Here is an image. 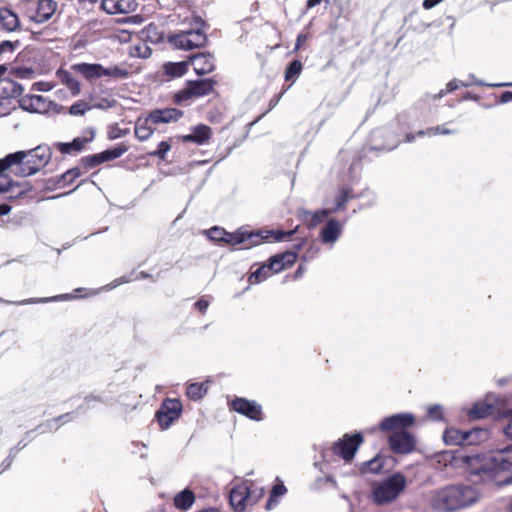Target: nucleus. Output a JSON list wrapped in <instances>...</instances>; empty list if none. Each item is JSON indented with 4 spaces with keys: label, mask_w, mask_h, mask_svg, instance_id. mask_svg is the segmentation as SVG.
<instances>
[{
    "label": "nucleus",
    "mask_w": 512,
    "mask_h": 512,
    "mask_svg": "<svg viewBox=\"0 0 512 512\" xmlns=\"http://www.w3.org/2000/svg\"><path fill=\"white\" fill-rule=\"evenodd\" d=\"M12 109H14V107L11 106V103L9 101H1L0 102V116L1 117L10 114Z\"/></svg>",
    "instance_id": "55"
},
{
    "label": "nucleus",
    "mask_w": 512,
    "mask_h": 512,
    "mask_svg": "<svg viewBox=\"0 0 512 512\" xmlns=\"http://www.w3.org/2000/svg\"><path fill=\"white\" fill-rule=\"evenodd\" d=\"M443 0H424L423 1V8L426 10H430L434 8L436 5L441 3Z\"/></svg>",
    "instance_id": "58"
},
{
    "label": "nucleus",
    "mask_w": 512,
    "mask_h": 512,
    "mask_svg": "<svg viewBox=\"0 0 512 512\" xmlns=\"http://www.w3.org/2000/svg\"><path fill=\"white\" fill-rule=\"evenodd\" d=\"M341 232V224L337 220L331 219L320 232L321 241L324 244H334L340 237Z\"/></svg>",
    "instance_id": "21"
},
{
    "label": "nucleus",
    "mask_w": 512,
    "mask_h": 512,
    "mask_svg": "<svg viewBox=\"0 0 512 512\" xmlns=\"http://www.w3.org/2000/svg\"><path fill=\"white\" fill-rule=\"evenodd\" d=\"M57 9V3L53 0H39L34 14L30 16L36 23H44L51 19Z\"/></svg>",
    "instance_id": "18"
},
{
    "label": "nucleus",
    "mask_w": 512,
    "mask_h": 512,
    "mask_svg": "<svg viewBox=\"0 0 512 512\" xmlns=\"http://www.w3.org/2000/svg\"><path fill=\"white\" fill-rule=\"evenodd\" d=\"M102 9L108 14H128L136 10V0H102Z\"/></svg>",
    "instance_id": "16"
},
{
    "label": "nucleus",
    "mask_w": 512,
    "mask_h": 512,
    "mask_svg": "<svg viewBox=\"0 0 512 512\" xmlns=\"http://www.w3.org/2000/svg\"><path fill=\"white\" fill-rule=\"evenodd\" d=\"M81 163L86 169H91V168H94V167L104 163V159H103V156L101 155V153H98V154L83 157L81 159Z\"/></svg>",
    "instance_id": "45"
},
{
    "label": "nucleus",
    "mask_w": 512,
    "mask_h": 512,
    "mask_svg": "<svg viewBox=\"0 0 512 512\" xmlns=\"http://www.w3.org/2000/svg\"><path fill=\"white\" fill-rule=\"evenodd\" d=\"M182 115L183 112L176 108L155 109L148 114L149 121H152L153 125L176 122Z\"/></svg>",
    "instance_id": "17"
},
{
    "label": "nucleus",
    "mask_w": 512,
    "mask_h": 512,
    "mask_svg": "<svg viewBox=\"0 0 512 512\" xmlns=\"http://www.w3.org/2000/svg\"><path fill=\"white\" fill-rule=\"evenodd\" d=\"M507 423L503 425L502 430L504 434L512 439V409L505 412Z\"/></svg>",
    "instance_id": "49"
},
{
    "label": "nucleus",
    "mask_w": 512,
    "mask_h": 512,
    "mask_svg": "<svg viewBox=\"0 0 512 512\" xmlns=\"http://www.w3.org/2000/svg\"><path fill=\"white\" fill-rule=\"evenodd\" d=\"M211 128L204 124H199L192 128L190 134L184 135L182 140L184 142H193L198 145L206 144L211 138Z\"/></svg>",
    "instance_id": "20"
},
{
    "label": "nucleus",
    "mask_w": 512,
    "mask_h": 512,
    "mask_svg": "<svg viewBox=\"0 0 512 512\" xmlns=\"http://www.w3.org/2000/svg\"><path fill=\"white\" fill-rule=\"evenodd\" d=\"M413 423L414 417L412 414L400 413L384 418L381 421L379 428L385 432H395L404 430V428L412 425Z\"/></svg>",
    "instance_id": "12"
},
{
    "label": "nucleus",
    "mask_w": 512,
    "mask_h": 512,
    "mask_svg": "<svg viewBox=\"0 0 512 512\" xmlns=\"http://www.w3.org/2000/svg\"><path fill=\"white\" fill-rule=\"evenodd\" d=\"M274 272V268L272 267L271 261H269V264H264L260 267H258L249 277V281L252 284L260 283L264 280H266L269 276H271Z\"/></svg>",
    "instance_id": "33"
},
{
    "label": "nucleus",
    "mask_w": 512,
    "mask_h": 512,
    "mask_svg": "<svg viewBox=\"0 0 512 512\" xmlns=\"http://www.w3.org/2000/svg\"><path fill=\"white\" fill-rule=\"evenodd\" d=\"M331 212L332 211L329 209H322L316 212L303 211L301 213V217L309 227H315L321 223Z\"/></svg>",
    "instance_id": "30"
},
{
    "label": "nucleus",
    "mask_w": 512,
    "mask_h": 512,
    "mask_svg": "<svg viewBox=\"0 0 512 512\" xmlns=\"http://www.w3.org/2000/svg\"><path fill=\"white\" fill-rule=\"evenodd\" d=\"M171 149V146L168 142L166 141H161L159 144H158V148L151 152L150 155L151 156H155V157H158L160 159H165L167 153L170 151Z\"/></svg>",
    "instance_id": "47"
},
{
    "label": "nucleus",
    "mask_w": 512,
    "mask_h": 512,
    "mask_svg": "<svg viewBox=\"0 0 512 512\" xmlns=\"http://www.w3.org/2000/svg\"><path fill=\"white\" fill-rule=\"evenodd\" d=\"M93 137H94V134L92 133L90 138H79L78 137L69 143L58 142L55 144V146L62 154H71L73 152H80L84 149L85 145L88 142L92 141Z\"/></svg>",
    "instance_id": "25"
},
{
    "label": "nucleus",
    "mask_w": 512,
    "mask_h": 512,
    "mask_svg": "<svg viewBox=\"0 0 512 512\" xmlns=\"http://www.w3.org/2000/svg\"><path fill=\"white\" fill-rule=\"evenodd\" d=\"M154 132L152 121H149V116L139 118L135 123L134 133L139 141H146Z\"/></svg>",
    "instance_id": "27"
},
{
    "label": "nucleus",
    "mask_w": 512,
    "mask_h": 512,
    "mask_svg": "<svg viewBox=\"0 0 512 512\" xmlns=\"http://www.w3.org/2000/svg\"><path fill=\"white\" fill-rule=\"evenodd\" d=\"M193 25L194 27L190 30L171 35L169 37L170 43L182 50H192L205 46L207 43V36L204 31L205 22L201 17H195Z\"/></svg>",
    "instance_id": "4"
},
{
    "label": "nucleus",
    "mask_w": 512,
    "mask_h": 512,
    "mask_svg": "<svg viewBox=\"0 0 512 512\" xmlns=\"http://www.w3.org/2000/svg\"><path fill=\"white\" fill-rule=\"evenodd\" d=\"M102 77H109L112 79H125L128 77L129 72L126 68L118 65L109 67L102 66Z\"/></svg>",
    "instance_id": "35"
},
{
    "label": "nucleus",
    "mask_w": 512,
    "mask_h": 512,
    "mask_svg": "<svg viewBox=\"0 0 512 512\" xmlns=\"http://www.w3.org/2000/svg\"><path fill=\"white\" fill-rule=\"evenodd\" d=\"M231 407L234 411L251 420L261 421L263 419L262 407L256 401L245 398H235L231 402Z\"/></svg>",
    "instance_id": "10"
},
{
    "label": "nucleus",
    "mask_w": 512,
    "mask_h": 512,
    "mask_svg": "<svg viewBox=\"0 0 512 512\" xmlns=\"http://www.w3.org/2000/svg\"><path fill=\"white\" fill-rule=\"evenodd\" d=\"M295 230L290 231H266V232H249L239 229L234 233H228L223 228L217 226L212 227L207 231V236L212 241H223L231 245H238L246 243L245 248H250L261 244L264 240L274 238L275 241H284L289 239Z\"/></svg>",
    "instance_id": "2"
},
{
    "label": "nucleus",
    "mask_w": 512,
    "mask_h": 512,
    "mask_svg": "<svg viewBox=\"0 0 512 512\" xmlns=\"http://www.w3.org/2000/svg\"><path fill=\"white\" fill-rule=\"evenodd\" d=\"M389 446L395 453L407 454L414 450L415 439L411 434L404 430L395 431L389 437Z\"/></svg>",
    "instance_id": "11"
},
{
    "label": "nucleus",
    "mask_w": 512,
    "mask_h": 512,
    "mask_svg": "<svg viewBox=\"0 0 512 512\" xmlns=\"http://www.w3.org/2000/svg\"><path fill=\"white\" fill-rule=\"evenodd\" d=\"M20 107L32 113H46L52 104L46 97L41 95H26L19 100Z\"/></svg>",
    "instance_id": "13"
},
{
    "label": "nucleus",
    "mask_w": 512,
    "mask_h": 512,
    "mask_svg": "<svg viewBox=\"0 0 512 512\" xmlns=\"http://www.w3.org/2000/svg\"><path fill=\"white\" fill-rule=\"evenodd\" d=\"M216 82L213 79L188 81L184 89L175 94L176 102H183L192 97H202L211 93Z\"/></svg>",
    "instance_id": "7"
},
{
    "label": "nucleus",
    "mask_w": 512,
    "mask_h": 512,
    "mask_svg": "<svg viewBox=\"0 0 512 512\" xmlns=\"http://www.w3.org/2000/svg\"><path fill=\"white\" fill-rule=\"evenodd\" d=\"M352 198H354L352 191L348 188H342L340 193L336 197L335 207L331 211L336 212L338 210L344 209L347 202Z\"/></svg>",
    "instance_id": "36"
},
{
    "label": "nucleus",
    "mask_w": 512,
    "mask_h": 512,
    "mask_svg": "<svg viewBox=\"0 0 512 512\" xmlns=\"http://www.w3.org/2000/svg\"><path fill=\"white\" fill-rule=\"evenodd\" d=\"M57 77L60 82L65 85L73 96H77L81 91V85L79 81L68 71L58 70Z\"/></svg>",
    "instance_id": "29"
},
{
    "label": "nucleus",
    "mask_w": 512,
    "mask_h": 512,
    "mask_svg": "<svg viewBox=\"0 0 512 512\" xmlns=\"http://www.w3.org/2000/svg\"><path fill=\"white\" fill-rule=\"evenodd\" d=\"M0 26L7 32L16 31L20 26L18 15L9 8H0Z\"/></svg>",
    "instance_id": "23"
},
{
    "label": "nucleus",
    "mask_w": 512,
    "mask_h": 512,
    "mask_svg": "<svg viewBox=\"0 0 512 512\" xmlns=\"http://www.w3.org/2000/svg\"><path fill=\"white\" fill-rule=\"evenodd\" d=\"M182 412V404L177 399H166L156 413L157 421L162 429H168Z\"/></svg>",
    "instance_id": "8"
},
{
    "label": "nucleus",
    "mask_w": 512,
    "mask_h": 512,
    "mask_svg": "<svg viewBox=\"0 0 512 512\" xmlns=\"http://www.w3.org/2000/svg\"><path fill=\"white\" fill-rule=\"evenodd\" d=\"M249 495L248 504L250 506L256 504L264 495L265 491L263 487L256 485L254 482L248 481Z\"/></svg>",
    "instance_id": "37"
},
{
    "label": "nucleus",
    "mask_w": 512,
    "mask_h": 512,
    "mask_svg": "<svg viewBox=\"0 0 512 512\" xmlns=\"http://www.w3.org/2000/svg\"><path fill=\"white\" fill-rule=\"evenodd\" d=\"M12 462H13V458L12 457H7L1 464H0V474L4 471H6L7 469L10 468V466L12 465Z\"/></svg>",
    "instance_id": "59"
},
{
    "label": "nucleus",
    "mask_w": 512,
    "mask_h": 512,
    "mask_svg": "<svg viewBox=\"0 0 512 512\" xmlns=\"http://www.w3.org/2000/svg\"><path fill=\"white\" fill-rule=\"evenodd\" d=\"M71 298H72L71 295L63 294V295L50 297V298L27 299V300H23V301L19 302L18 304L23 305V304H30V303H45V302H50V301L66 300V299H71Z\"/></svg>",
    "instance_id": "46"
},
{
    "label": "nucleus",
    "mask_w": 512,
    "mask_h": 512,
    "mask_svg": "<svg viewBox=\"0 0 512 512\" xmlns=\"http://www.w3.org/2000/svg\"><path fill=\"white\" fill-rule=\"evenodd\" d=\"M247 495H249L248 481L234 486L229 493L231 506L236 511H243L249 505Z\"/></svg>",
    "instance_id": "15"
},
{
    "label": "nucleus",
    "mask_w": 512,
    "mask_h": 512,
    "mask_svg": "<svg viewBox=\"0 0 512 512\" xmlns=\"http://www.w3.org/2000/svg\"><path fill=\"white\" fill-rule=\"evenodd\" d=\"M80 175H81L80 169L79 168H74V169L68 170L66 173H64L62 175V179L65 182L71 183L73 180H75L76 178L80 177Z\"/></svg>",
    "instance_id": "51"
},
{
    "label": "nucleus",
    "mask_w": 512,
    "mask_h": 512,
    "mask_svg": "<svg viewBox=\"0 0 512 512\" xmlns=\"http://www.w3.org/2000/svg\"><path fill=\"white\" fill-rule=\"evenodd\" d=\"M130 281H131L130 277L123 276V277H121L119 279H116L112 284H110L109 285V289L115 288V287H117L120 284L128 283Z\"/></svg>",
    "instance_id": "60"
},
{
    "label": "nucleus",
    "mask_w": 512,
    "mask_h": 512,
    "mask_svg": "<svg viewBox=\"0 0 512 512\" xmlns=\"http://www.w3.org/2000/svg\"><path fill=\"white\" fill-rule=\"evenodd\" d=\"M195 501L194 493L189 489H184L183 491L176 494L174 497V505L178 509L187 510L189 509Z\"/></svg>",
    "instance_id": "31"
},
{
    "label": "nucleus",
    "mask_w": 512,
    "mask_h": 512,
    "mask_svg": "<svg viewBox=\"0 0 512 512\" xmlns=\"http://www.w3.org/2000/svg\"><path fill=\"white\" fill-rule=\"evenodd\" d=\"M406 485V477L402 473H394L373 484V500L378 505L391 503L404 491Z\"/></svg>",
    "instance_id": "3"
},
{
    "label": "nucleus",
    "mask_w": 512,
    "mask_h": 512,
    "mask_svg": "<svg viewBox=\"0 0 512 512\" xmlns=\"http://www.w3.org/2000/svg\"><path fill=\"white\" fill-rule=\"evenodd\" d=\"M455 133V131L453 130H450L448 128H446L445 126H436V127H431V128H428L426 130H420L417 132V136H429V137H432V136H436V135H448V134H453Z\"/></svg>",
    "instance_id": "43"
},
{
    "label": "nucleus",
    "mask_w": 512,
    "mask_h": 512,
    "mask_svg": "<svg viewBox=\"0 0 512 512\" xmlns=\"http://www.w3.org/2000/svg\"><path fill=\"white\" fill-rule=\"evenodd\" d=\"M195 307L201 312V313H205L209 307V302L206 300V299H199L196 303H195Z\"/></svg>",
    "instance_id": "57"
},
{
    "label": "nucleus",
    "mask_w": 512,
    "mask_h": 512,
    "mask_svg": "<svg viewBox=\"0 0 512 512\" xmlns=\"http://www.w3.org/2000/svg\"><path fill=\"white\" fill-rule=\"evenodd\" d=\"M165 73L168 76H171L173 78L181 77L183 76L189 68V62L188 61H181V62H168L164 64L163 66Z\"/></svg>",
    "instance_id": "32"
},
{
    "label": "nucleus",
    "mask_w": 512,
    "mask_h": 512,
    "mask_svg": "<svg viewBox=\"0 0 512 512\" xmlns=\"http://www.w3.org/2000/svg\"><path fill=\"white\" fill-rule=\"evenodd\" d=\"M302 71V63L299 60H293L285 71L286 81H295Z\"/></svg>",
    "instance_id": "42"
},
{
    "label": "nucleus",
    "mask_w": 512,
    "mask_h": 512,
    "mask_svg": "<svg viewBox=\"0 0 512 512\" xmlns=\"http://www.w3.org/2000/svg\"><path fill=\"white\" fill-rule=\"evenodd\" d=\"M511 450H512V446L506 448L505 450H501V451L497 452L495 455H493L491 457L492 472L497 474L498 472H501V471L512 470V460H510L506 457V452L511 451ZM487 470H490V468L477 469L476 472L480 473L481 471H487Z\"/></svg>",
    "instance_id": "19"
},
{
    "label": "nucleus",
    "mask_w": 512,
    "mask_h": 512,
    "mask_svg": "<svg viewBox=\"0 0 512 512\" xmlns=\"http://www.w3.org/2000/svg\"><path fill=\"white\" fill-rule=\"evenodd\" d=\"M115 104V101H111V100H108V99H103L101 102L99 103H95L92 106V108H100V109H105V108H111L113 107Z\"/></svg>",
    "instance_id": "56"
},
{
    "label": "nucleus",
    "mask_w": 512,
    "mask_h": 512,
    "mask_svg": "<svg viewBox=\"0 0 512 512\" xmlns=\"http://www.w3.org/2000/svg\"><path fill=\"white\" fill-rule=\"evenodd\" d=\"M19 45L18 41H2L0 43V55L5 53H12L15 50V47Z\"/></svg>",
    "instance_id": "50"
},
{
    "label": "nucleus",
    "mask_w": 512,
    "mask_h": 512,
    "mask_svg": "<svg viewBox=\"0 0 512 512\" xmlns=\"http://www.w3.org/2000/svg\"><path fill=\"white\" fill-rule=\"evenodd\" d=\"M91 109L92 106L88 102L84 100H79L70 106L69 113L72 116H82Z\"/></svg>",
    "instance_id": "44"
},
{
    "label": "nucleus",
    "mask_w": 512,
    "mask_h": 512,
    "mask_svg": "<svg viewBox=\"0 0 512 512\" xmlns=\"http://www.w3.org/2000/svg\"><path fill=\"white\" fill-rule=\"evenodd\" d=\"M0 97L2 98H16L22 95L24 88L13 80L0 81Z\"/></svg>",
    "instance_id": "28"
},
{
    "label": "nucleus",
    "mask_w": 512,
    "mask_h": 512,
    "mask_svg": "<svg viewBox=\"0 0 512 512\" xmlns=\"http://www.w3.org/2000/svg\"><path fill=\"white\" fill-rule=\"evenodd\" d=\"M492 411V406L485 403H476L469 411L472 418L480 419L489 415Z\"/></svg>",
    "instance_id": "41"
},
{
    "label": "nucleus",
    "mask_w": 512,
    "mask_h": 512,
    "mask_svg": "<svg viewBox=\"0 0 512 512\" xmlns=\"http://www.w3.org/2000/svg\"><path fill=\"white\" fill-rule=\"evenodd\" d=\"M10 212V207L8 205H0V215H6Z\"/></svg>",
    "instance_id": "64"
},
{
    "label": "nucleus",
    "mask_w": 512,
    "mask_h": 512,
    "mask_svg": "<svg viewBox=\"0 0 512 512\" xmlns=\"http://www.w3.org/2000/svg\"><path fill=\"white\" fill-rule=\"evenodd\" d=\"M297 259L296 252L286 251L281 254H277L270 258L274 272H280L290 266H292Z\"/></svg>",
    "instance_id": "24"
},
{
    "label": "nucleus",
    "mask_w": 512,
    "mask_h": 512,
    "mask_svg": "<svg viewBox=\"0 0 512 512\" xmlns=\"http://www.w3.org/2000/svg\"><path fill=\"white\" fill-rule=\"evenodd\" d=\"M428 415L433 420L442 419V406L441 405H432L428 408Z\"/></svg>",
    "instance_id": "52"
},
{
    "label": "nucleus",
    "mask_w": 512,
    "mask_h": 512,
    "mask_svg": "<svg viewBox=\"0 0 512 512\" xmlns=\"http://www.w3.org/2000/svg\"><path fill=\"white\" fill-rule=\"evenodd\" d=\"M92 401H102V400L99 397L95 396V395H89V396L85 397V402L87 404H90Z\"/></svg>",
    "instance_id": "63"
},
{
    "label": "nucleus",
    "mask_w": 512,
    "mask_h": 512,
    "mask_svg": "<svg viewBox=\"0 0 512 512\" xmlns=\"http://www.w3.org/2000/svg\"><path fill=\"white\" fill-rule=\"evenodd\" d=\"M470 78H471V84H475V85H478V86H495V87H505V86H512V83H500V84H486L485 82L483 81H480V80H477L473 74L470 75Z\"/></svg>",
    "instance_id": "53"
},
{
    "label": "nucleus",
    "mask_w": 512,
    "mask_h": 512,
    "mask_svg": "<svg viewBox=\"0 0 512 512\" xmlns=\"http://www.w3.org/2000/svg\"><path fill=\"white\" fill-rule=\"evenodd\" d=\"M189 64L193 66L197 75H205L215 69L214 57L209 52H200L190 56Z\"/></svg>",
    "instance_id": "14"
},
{
    "label": "nucleus",
    "mask_w": 512,
    "mask_h": 512,
    "mask_svg": "<svg viewBox=\"0 0 512 512\" xmlns=\"http://www.w3.org/2000/svg\"><path fill=\"white\" fill-rule=\"evenodd\" d=\"M488 433L484 429L475 428L470 431H460L455 428L446 429L443 439L449 445H473L486 439Z\"/></svg>",
    "instance_id": "6"
},
{
    "label": "nucleus",
    "mask_w": 512,
    "mask_h": 512,
    "mask_svg": "<svg viewBox=\"0 0 512 512\" xmlns=\"http://www.w3.org/2000/svg\"><path fill=\"white\" fill-rule=\"evenodd\" d=\"M128 133H129V129H122V128L118 127V126H112V127L109 128L108 138L110 140H115V139L124 137Z\"/></svg>",
    "instance_id": "48"
},
{
    "label": "nucleus",
    "mask_w": 512,
    "mask_h": 512,
    "mask_svg": "<svg viewBox=\"0 0 512 512\" xmlns=\"http://www.w3.org/2000/svg\"><path fill=\"white\" fill-rule=\"evenodd\" d=\"M362 442L363 437L360 433H356L352 436L346 434L343 439L338 440L334 444L333 452L335 455L342 457L346 462H350Z\"/></svg>",
    "instance_id": "9"
},
{
    "label": "nucleus",
    "mask_w": 512,
    "mask_h": 512,
    "mask_svg": "<svg viewBox=\"0 0 512 512\" xmlns=\"http://www.w3.org/2000/svg\"><path fill=\"white\" fill-rule=\"evenodd\" d=\"M26 158L37 166V172L44 167L51 158L50 149L46 146H38L35 149L26 151Z\"/></svg>",
    "instance_id": "22"
},
{
    "label": "nucleus",
    "mask_w": 512,
    "mask_h": 512,
    "mask_svg": "<svg viewBox=\"0 0 512 512\" xmlns=\"http://www.w3.org/2000/svg\"><path fill=\"white\" fill-rule=\"evenodd\" d=\"M479 499V492L469 485H448L431 492L429 503L439 512L464 509Z\"/></svg>",
    "instance_id": "1"
},
{
    "label": "nucleus",
    "mask_w": 512,
    "mask_h": 512,
    "mask_svg": "<svg viewBox=\"0 0 512 512\" xmlns=\"http://www.w3.org/2000/svg\"><path fill=\"white\" fill-rule=\"evenodd\" d=\"M469 85H470V83H465V82H463V81H458V80H456V79H453V80H451V81L447 84V86H446V90L448 91V93H450V92L455 91L459 86L467 87V86H469Z\"/></svg>",
    "instance_id": "54"
},
{
    "label": "nucleus",
    "mask_w": 512,
    "mask_h": 512,
    "mask_svg": "<svg viewBox=\"0 0 512 512\" xmlns=\"http://www.w3.org/2000/svg\"><path fill=\"white\" fill-rule=\"evenodd\" d=\"M510 101H512V91L503 92L501 97H500V102L501 103H507V102H510Z\"/></svg>",
    "instance_id": "61"
},
{
    "label": "nucleus",
    "mask_w": 512,
    "mask_h": 512,
    "mask_svg": "<svg viewBox=\"0 0 512 512\" xmlns=\"http://www.w3.org/2000/svg\"><path fill=\"white\" fill-rule=\"evenodd\" d=\"M128 149V146L122 143L112 149H108L101 152V155L103 156L104 162H106L121 157L124 153L128 151Z\"/></svg>",
    "instance_id": "38"
},
{
    "label": "nucleus",
    "mask_w": 512,
    "mask_h": 512,
    "mask_svg": "<svg viewBox=\"0 0 512 512\" xmlns=\"http://www.w3.org/2000/svg\"><path fill=\"white\" fill-rule=\"evenodd\" d=\"M73 69L83 75L87 80H94L102 77V65L93 63H79L73 66Z\"/></svg>",
    "instance_id": "26"
},
{
    "label": "nucleus",
    "mask_w": 512,
    "mask_h": 512,
    "mask_svg": "<svg viewBox=\"0 0 512 512\" xmlns=\"http://www.w3.org/2000/svg\"><path fill=\"white\" fill-rule=\"evenodd\" d=\"M208 391L207 383H191L186 390V395L189 399L197 401L202 399Z\"/></svg>",
    "instance_id": "34"
},
{
    "label": "nucleus",
    "mask_w": 512,
    "mask_h": 512,
    "mask_svg": "<svg viewBox=\"0 0 512 512\" xmlns=\"http://www.w3.org/2000/svg\"><path fill=\"white\" fill-rule=\"evenodd\" d=\"M8 169H12L13 173L19 177H27L37 173V166L33 161L26 158V151H17L0 159V174Z\"/></svg>",
    "instance_id": "5"
},
{
    "label": "nucleus",
    "mask_w": 512,
    "mask_h": 512,
    "mask_svg": "<svg viewBox=\"0 0 512 512\" xmlns=\"http://www.w3.org/2000/svg\"><path fill=\"white\" fill-rule=\"evenodd\" d=\"M384 465V459L381 456H375L373 459L362 464L363 472L379 473Z\"/></svg>",
    "instance_id": "39"
},
{
    "label": "nucleus",
    "mask_w": 512,
    "mask_h": 512,
    "mask_svg": "<svg viewBox=\"0 0 512 512\" xmlns=\"http://www.w3.org/2000/svg\"><path fill=\"white\" fill-rule=\"evenodd\" d=\"M287 492L286 487L281 483L277 484L273 487L271 495L266 503V510H271L273 507H275L278 504V501L276 500L277 497L283 496Z\"/></svg>",
    "instance_id": "40"
},
{
    "label": "nucleus",
    "mask_w": 512,
    "mask_h": 512,
    "mask_svg": "<svg viewBox=\"0 0 512 512\" xmlns=\"http://www.w3.org/2000/svg\"><path fill=\"white\" fill-rule=\"evenodd\" d=\"M443 457L445 460H449L451 463H452V461H454L458 458L454 454H452V452H448V451L443 454Z\"/></svg>",
    "instance_id": "62"
}]
</instances>
